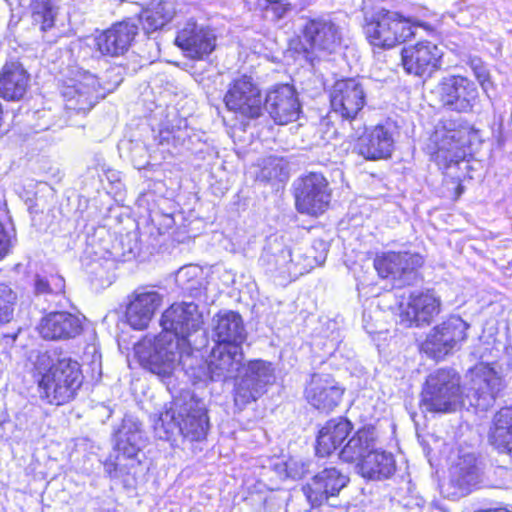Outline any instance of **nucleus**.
I'll use <instances>...</instances> for the list:
<instances>
[{"label":"nucleus","mask_w":512,"mask_h":512,"mask_svg":"<svg viewBox=\"0 0 512 512\" xmlns=\"http://www.w3.org/2000/svg\"><path fill=\"white\" fill-rule=\"evenodd\" d=\"M35 368L41 375L39 387L50 404L68 403L82 384L80 365L67 352L58 349L41 352Z\"/></svg>","instance_id":"f257e3e1"},{"label":"nucleus","mask_w":512,"mask_h":512,"mask_svg":"<svg viewBox=\"0 0 512 512\" xmlns=\"http://www.w3.org/2000/svg\"><path fill=\"white\" fill-rule=\"evenodd\" d=\"M134 350L140 364L162 378L171 376L178 365L189 376L188 369L194 365L192 347L177 341L169 332H161L153 338H143L135 345Z\"/></svg>","instance_id":"f03ea898"},{"label":"nucleus","mask_w":512,"mask_h":512,"mask_svg":"<svg viewBox=\"0 0 512 512\" xmlns=\"http://www.w3.org/2000/svg\"><path fill=\"white\" fill-rule=\"evenodd\" d=\"M173 405L162 412L154 424L158 437L171 440L181 435L190 441L203 440L209 428L205 404L190 396L176 400Z\"/></svg>","instance_id":"7ed1b4c3"},{"label":"nucleus","mask_w":512,"mask_h":512,"mask_svg":"<svg viewBox=\"0 0 512 512\" xmlns=\"http://www.w3.org/2000/svg\"><path fill=\"white\" fill-rule=\"evenodd\" d=\"M416 27L398 12L379 8L364 13L363 31L370 45L390 49L415 35Z\"/></svg>","instance_id":"20e7f679"},{"label":"nucleus","mask_w":512,"mask_h":512,"mask_svg":"<svg viewBox=\"0 0 512 512\" xmlns=\"http://www.w3.org/2000/svg\"><path fill=\"white\" fill-rule=\"evenodd\" d=\"M245 364L242 346L216 344L208 361L194 357V365L188 369L189 377L194 383L239 378Z\"/></svg>","instance_id":"39448f33"},{"label":"nucleus","mask_w":512,"mask_h":512,"mask_svg":"<svg viewBox=\"0 0 512 512\" xmlns=\"http://www.w3.org/2000/svg\"><path fill=\"white\" fill-rule=\"evenodd\" d=\"M459 378L452 369H438L431 373L421 393L420 406L428 412L455 411L460 404Z\"/></svg>","instance_id":"423d86ee"},{"label":"nucleus","mask_w":512,"mask_h":512,"mask_svg":"<svg viewBox=\"0 0 512 512\" xmlns=\"http://www.w3.org/2000/svg\"><path fill=\"white\" fill-rule=\"evenodd\" d=\"M469 325L460 317L452 316L432 328L420 349L427 357L436 361L459 350L466 340Z\"/></svg>","instance_id":"0eeeda50"},{"label":"nucleus","mask_w":512,"mask_h":512,"mask_svg":"<svg viewBox=\"0 0 512 512\" xmlns=\"http://www.w3.org/2000/svg\"><path fill=\"white\" fill-rule=\"evenodd\" d=\"M303 54L313 66L323 53H332L340 45L339 26L328 17L309 19L303 27Z\"/></svg>","instance_id":"6e6552de"},{"label":"nucleus","mask_w":512,"mask_h":512,"mask_svg":"<svg viewBox=\"0 0 512 512\" xmlns=\"http://www.w3.org/2000/svg\"><path fill=\"white\" fill-rule=\"evenodd\" d=\"M469 127L462 118L443 119L436 127L433 142L436 150L434 158L439 167L450 168L462 158L460 153L468 135Z\"/></svg>","instance_id":"1a4fd4ad"},{"label":"nucleus","mask_w":512,"mask_h":512,"mask_svg":"<svg viewBox=\"0 0 512 512\" xmlns=\"http://www.w3.org/2000/svg\"><path fill=\"white\" fill-rule=\"evenodd\" d=\"M275 381L274 368L270 362L252 360L245 364L234 387L235 405L243 408L256 401L265 392L268 385Z\"/></svg>","instance_id":"9d476101"},{"label":"nucleus","mask_w":512,"mask_h":512,"mask_svg":"<svg viewBox=\"0 0 512 512\" xmlns=\"http://www.w3.org/2000/svg\"><path fill=\"white\" fill-rule=\"evenodd\" d=\"M203 324L202 313L194 302L174 303L161 316L162 332H169L177 341L192 347L190 337L199 331Z\"/></svg>","instance_id":"9b49d317"},{"label":"nucleus","mask_w":512,"mask_h":512,"mask_svg":"<svg viewBox=\"0 0 512 512\" xmlns=\"http://www.w3.org/2000/svg\"><path fill=\"white\" fill-rule=\"evenodd\" d=\"M471 387L466 395L469 404L480 410L490 408L505 388V381L489 364L480 363L469 371Z\"/></svg>","instance_id":"f8f14e48"},{"label":"nucleus","mask_w":512,"mask_h":512,"mask_svg":"<svg viewBox=\"0 0 512 512\" xmlns=\"http://www.w3.org/2000/svg\"><path fill=\"white\" fill-rule=\"evenodd\" d=\"M295 199L297 210L300 213L322 214L331 200L328 181L320 173H309L298 180Z\"/></svg>","instance_id":"ddd939ff"},{"label":"nucleus","mask_w":512,"mask_h":512,"mask_svg":"<svg viewBox=\"0 0 512 512\" xmlns=\"http://www.w3.org/2000/svg\"><path fill=\"white\" fill-rule=\"evenodd\" d=\"M228 110L245 118H258L262 112V97L252 78L246 75L233 80L224 96Z\"/></svg>","instance_id":"4468645a"},{"label":"nucleus","mask_w":512,"mask_h":512,"mask_svg":"<svg viewBox=\"0 0 512 512\" xmlns=\"http://www.w3.org/2000/svg\"><path fill=\"white\" fill-rule=\"evenodd\" d=\"M439 100L443 107L458 113L473 110L479 93L473 81L463 76H448L438 85Z\"/></svg>","instance_id":"2eb2a0df"},{"label":"nucleus","mask_w":512,"mask_h":512,"mask_svg":"<svg viewBox=\"0 0 512 512\" xmlns=\"http://www.w3.org/2000/svg\"><path fill=\"white\" fill-rule=\"evenodd\" d=\"M423 258L417 253L387 252L374 259V267L382 278L391 277L399 285H410L417 277V269L423 265Z\"/></svg>","instance_id":"dca6fc26"},{"label":"nucleus","mask_w":512,"mask_h":512,"mask_svg":"<svg viewBox=\"0 0 512 512\" xmlns=\"http://www.w3.org/2000/svg\"><path fill=\"white\" fill-rule=\"evenodd\" d=\"M348 483V475L335 467H329L315 474L303 485L302 491L311 506L318 507L335 499Z\"/></svg>","instance_id":"f3484780"},{"label":"nucleus","mask_w":512,"mask_h":512,"mask_svg":"<svg viewBox=\"0 0 512 512\" xmlns=\"http://www.w3.org/2000/svg\"><path fill=\"white\" fill-rule=\"evenodd\" d=\"M331 107L342 118L353 120L366 103V92L362 82L356 78L338 80L330 94Z\"/></svg>","instance_id":"a211bd4d"},{"label":"nucleus","mask_w":512,"mask_h":512,"mask_svg":"<svg viewBox=\"0 0 512 512\" xmlns=\"http://www.w3.org/2000/svg\"><path fill=\"white\" fill-rule=\"evenodd\" d=\"M442 55V50L436 44L421 41L402 49L401 62L408 74L430 76L440 68Z\"/></svg>","instance_id":"6ab92c4d"},{"label":"nucleus","mask_w":512,"mask_h":512,"mask_svg":"<svg viewBox=\"0 0 512 512\" xmlns=\"http://www.w3.org/2000/svg\"><path fill=\"white\" fill-rule=\"evenodd\" d=\"M98 80L92 74H84L81 80H71V84L63 87L61 95L67 113L86 114L96 104L99 98Z\"/></svg>","instance_id":"aec40b11"},{"label":"nucleus","mask_w":512,"mask_h":512,"mask_svg":"<svg viewBox=\"0 0 512 512\" xmlns=\"http://www.w3.org/2000/svg\"><path fill=\"white\" fill-rule=\"evenodd\" d=\"M440 312V299L431 290L413 292L400 306L399 321L406 327L428 325Z\"/></svg>","instance_id":"412c9836"},{"label":"nucleus","mask_w":512,"mask_h":512,"mask_svg":"<svg viewBox=\"0 0 512 512\" xmlns=\"http://www.w3.org/2000/svg\"><path fill=\"white\" fill-rule=\"evenodd\" d=\"M265 108L275 123L279 125L297 120L301 112L297 93L289 84L271 89L265 98Z\"/></svg>","instance_id":"4be33fe9"},{"label":"nucleus","mask_w":512,"mask_h":512,"mask_svg":"<svg viewBox=\"0 0 512 512\" xmlns=\"http://www.w3.org/2000/svg\"><path fill=\"white\" fill-rule=\"evenodd\" d=\"M344 389L330 375L315 373L305 388V398L318 410L331 411L340 403Z\"/></svg>","instance_id":"5701e85b"},{"label":"nucleus","mask_w":512,"mask_h":512,"mask_svg":"<svg viewBox=\"0 0 512 512\" xmlns=\"http://www.w3.org/2000/svg\"><path fill=\"white\" fill-rule=\"evenodd\" d=\"M162 301V295L156 290L147 287L138 288L126 308L127 323L135 330L147 328Z\"/></svg>","instance_id":"b1692460"},{"label":"nucleus","mask_w":512,"mask_h":512,"mask_svg":"<svg viewBox=\"0 0 512 512\" xmlns=\"http://www.w3.org/2000/svg\"><path fill=\"white\" fill-rule=\"evenodd\" d=\"M113 440L115 452L127 457L128 461H135L146 441L142 423L135 416L125 415L114 430Z\"/></svg>","instance_id":"393cba45"},{"label":"nucleus","mask_w":512,"mask_h":512,"mask_svg":"<svg viewBox=\"0 0 512 512\" xmlns=\"http://www.w3.org/2000/svg\"><path fill=\"white\" fill-rule=\"evenodd\" d=\"M216 36L211 29L199 27L188 21L178 32L175 43L191 58L202 59L215 49Z\"/></svg>","instance_id":"a878e982"},{"label":"nucleus","mask_w":512,"mask_h":512,"mask_svg":"<svg viewBox=\"0 0 512 512\" xmlns=\"http://www.w3.org/2000/svg\"><path fill=\"white\" fill-rule=\"evenodd\" d=\"M137 32L138 25L135 20L118 22L97 37L98 50L103 55L112 57L123 55L128 51Z\"/></svg>","instance_id":"bb28decb"},{"label":"nucleus","mask_w":512,"mask_h":512,"mask_svg":"<svg viewBox=\"0 0 512 512\" xmlns=\"http://www.w3.org/2000/svg\"><path fill=\"white\" fill-rule=\"evenodd\" d=\"M394 142L392 131L383 125H377L359 137L355 150L366 160L387 159L392 154Z\"/></svg>","instance_id":"cd10ccee"},{"label":"nucleus","mask_w":512,"mask_h":512,"mask_svg":"<svg viewBox=\"0 0 512 512\" xmlns=\"http://www.w3.org/2000/svg\"><path fill=\"white\" fill-rule=\"evenodd\" d=\"M82 331L81 320L68 312H52L40 322L39 332L44 339L66 340L75 338Z\"/></svg>","instance_id":"c85d7f7f"},{"label":"nucleus","mask_w":512,"mask_h":512,"mask_svg":"<svg viewBox=\"0 0 512 512\" xmlns=\"http://www.w3.org/2000/svg\"><path fill=\"white\" fill-rule=\"evenodd\" d=\"M30 76L19 62L6 63L0 72V94L8 101H19L27 93Z\"/></svg>","instance_id":"c756f323"},{"label":"nucleus","mask_w":512,"mask_h":512,"mask_svg":"<svg viewBox=\"0 0 512 512\" xmlns=\"http://www.w3.org/2000/svg\"><path fill=\"white\" fill-rule=\"evenodd\" d=\"M213 323L216 344L242 346L246 331L240 314L233 311L220 312L214 316Z\"/></svg>","instance_id":"7c9ffc66"},{"label":"nucleus","mask_w":512,"mask_h":512,"mask_svg":"<svg viewBox=\"0 0 512 512\" xmlns=\"http://www.w3.org/2000/svg\"><path fill=\"white\" fill-rule=\"evenodd\" d=\"M351 423L342 417L328 420L319 430L316 440V454L325 457L333 453L347 438Z\"/></svg>","instance_id":"2f4dec72"},{"label":"nucleus","mask_w":512,"mask_h":512,"mask_svg":"<svg viewBox=\"0 0 512 512\" xmlns=\"http://www.w3.org/2000/svg\"><path fill=\"white\" fill-rule=\"evenodd\" d=\"M376 449V436L373 428L358 430L341 449L340 458L349 463L360 464L367 458L368 454Z\"/></svg>","instance_id":"473e14b6"},{"label":"nucleus","mask_w":512,"mask_h":512,"mask_svg":"<svg viewBox=\"0 0 512 512\" xmlns=\"http://www.w3.org/2000/svg\"><path fill=\"white\" fill-rule=\"evenodd\" d=\"M480 473L476 457L466 454L451 469L450 482L457 489L458 495H466L479 483Z\"/></svg>","instance_id":"72a5a7b5"},{"label":"nucleus","mask_w":512,"mask_h":512,"mask_svg":"<svg viewBox=\"0 0 512 512\" xmlns=\"http://www.w3.org/2000/svg\"><path fill=\"white\" fill-rule=\"evenodd\" d=\"M395 470L394 456L377 448L364 458L359 467L360 474L370 480L387 479L394 474Z\"/></svg>","instance_id":"f704fd0d"},{"label":"nucleus","mask_w":512,"mask_h":512,"mask_svg":"<svg viewBox=\"0 0 512 512\" xmlns=\"http://www.w3.org/2000/svg\"><path fill=\"white\" fill-rule=\"evenodd\" d=\"M489 439L500 452L512 454V406L503 407L495 414Z\"/></svg>","instance_id":"c9c22d12"},{"label":"nucleus","mask_w":512,"mask_h":512,"mask_svg":"<svg viewBox=\"0 0 512 512\" xmlns=\"http://www.w3.org/2000/svg\"><path fill=\"white\" fill-rule=\"evenodd\" d=\"M260 261L267 266V270L270 272L291 273L293 262L291 250L276 238L268 240Z\"/></svg>","instance_id":"e433bc0d"},{"label":"nucleus","mask_w":512,"mask_h":512,"mask_svg":"<svg viewBox=\"0 0 512 512\" xmlns=\"http://www.w3.org/2000/svg\"><path fill=\"white\" fill-rule=\"evenodd\" d=\"M174 14L175 11L171 2L160 1L151 8L142 11L139 17L134 20L137 25H142L145 33L149 34L170 22ZM130 19L133 20L132 18Z\"/></svg>","instance_id":"4c0bfd02"},{"label":"nucleus","mask_w":512,"mask_h":512,"mask_svg":"<svg viewBox=\"0 0 512 512\" xmlns=\"http://www.w3.org/2000/svg\"><path fill=\"white\" fill-rule=\"evenodd\" d=\"M30 7L32 22L39 25L41 31L45 32L54 26L57 15L54 0H32Z\"/></svg>","instance_id":"58836bf2"},{"label":"nucleus","mask_w":512,"mask_h":512,"mask_svg":"<svg viewBox=\"0 0 512 512\" xmlns=\"http://www.w3.org/2000/svg\"><path fill=\"white\" fill-rule=\"evenodd\" d=\"M140 250L138 234L136 232H129L120 236L113 245L111 254L122 261H131L139 255Z\"/></svg>","instance_id":"ea45409f"},{"label":"nucleus","mask_w":512,"mask_h":512,"mask_svg":"<svg viewBox=\"0 0 512 512\" xmlns=\"http://www.w3.org/2000/svg\"><path fill=\"white\" fill-rule=\"evenodd\" d=\"M65 280L56 274L36 275L34 279V292L37 296L58 295L64 292Z\"/></svg>","instance_id":"a19ab883"},{"label":"nucleus","mask_w":512,"mask_h":512,"mask_svg":"<svg viewBox=\"0 0 512 512\" xmlns=\"http://www.w3.org/2000/svg\"><path fill=\"white\" fill-rule=\"evenodd\" d=\"M17 295L13 289L0 283V324L8 323L13 318Z\"/></svg>","instance_id":"79ce46f5"},{"label":"nucleus","mask_w":512,"mask_h":512,"mask_svg":"<svg viewBox=\"0 0 512 512\" xmlns=\"http://www.w3.org/2000/svg\"><path fill=\"white\" fill-rule=\"evenodd\" d=\"M135 461H128L119 452L110 456L104 463L105 473L111 478H118L121 475L129 474L130 468L134 467Z\"/></svg>","instance_id":"37998d69"},{"label":"nucleus","mask_w":512,"mask_h":512,"mask_svg":"<svg viewBox=\"0 0 512 512\" xmlns=\"http://www.w3.org/2000/svg\"><path fill=\"white\" fill-rule=\"evenodd\" d=\"M202 272L195 265H188L180 268L176 274L177 283L186 290H194L200 285Z\"/></svg>","instance_id":"c03bdc74"},{"label":"nucleus","mask_w":512,"mask_h":512,"mask_svg":"<svg viewBox=\"0 0 512 512\" xmlns=\"http://www.w3.org/2000/svg\"><path fill=\"white\" fill-rule=\"evenodd\" d=\"M470 69L473 71L477 80L488 77L489 71L484 62L478 57H471L468 61Z\"/></svg>","instance_id":"a18cd8bd"},{"label":"nucleus","mask_w":512,"mask_h":512,"mask_svg":"<svg viewBox=\"0 0 512 512\" xmlns=\"http://www.w3.org/2000/svg\"><path fill=\"white\" fill-rule=\"evenodd\" d=\"M12 247V239L9 232L5 229L2 222H0V260L3 259Z\"/></svg>","instance_id":"49530a36"},{"label":"nucleus","mask_w":512,"mask_h":512,"mask_svg":"<svg viewBox=\"0 0 512 512\" xmlns=\"http://www.w3.org/2000/svg\"><path fill=\"white\" fill-rule=\"evenodd\" d=\"M271 9L278 19H281L287 15L289 11L292 10V5L285 0H277L272 2Z\"/></svg>","instance_id":"de8ad7c7"},{"label":"nucleus","mask_w":512,"mask_h":512,"mask_svg":"<svg viewBox=\"0 0 512 512\" xmlns=\"http://www.w3.org/2000/svg\"><path fill=\"white\" fill-rule=\"evenodd\" d=\"M478 82L487 97L491 98L490 90L494 88V83L491 81L490 74L488 77L479 79Z\"/></svg>","instance_id":"09e8293b"},{"label":"nucleus","mask_w":512,"mask_h":512,"mask_svg":"<svg viewBox=\"0 0 512 512\" xmlns=\"http://www.w3.org/2000/svg\"><path fill=\"white\" fill-rule=\"evenodd\" d=\"M163 132L160 133V136H161V140H160V143H163L164 140L168 141L169 139V132H167V136H162Z\"/></svg>","instance_id":"8fccbe9b"}]
</instances>
